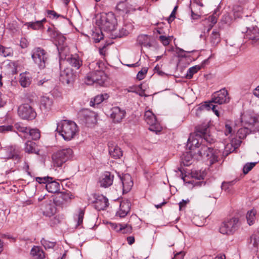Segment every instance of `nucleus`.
Instances as JSON below:
<instances>
[{"label": "nucleus", "instance_id": "obj_52", "mask_svg": "<svg viewBox=\"0 0 259 259\" xmlns=\"http://www.w3.org/2000/svg\"><path fill=\"white\" fill-rule=\"evenodd\" d=\"M147 70V68L145 67L143 68L141 70L139 71L137 75V78L140 80L143 79L146 74Z\"/></svg>", "mask_w": 259, "mask_h": 259}, {"label": "nucleus", "instance_id": "obj_44", "mask_svg": "<svg viewBox=\"0 0 259 259\" xmlns=\"http://www.w3.org/2000/svg\"><path fill=\"white\" fill-rule=\"evenodd\" d=\"M237 147H235L233 146V143H230L227 144L225 147L223 153V155L225 156H227L229 154L233 152Z\"/></svg>", "mask_w": 259, "mask_h": 259}, {"label": "nucleus", "instance_id": "obj_54", "mask_svg": "<svg viewBox=\"0 0 259 259\" xmlns=\"http://www.w3.org/2000/svg\"><path fill=\"white\" fill-rule=\"evenodd\" d=\"M29 45L28 41L25 38H22L20 41V46L22 49L26 48Z\"/></svg>", "mask_w": 259, "mask_h": 259}, {"label": "nucleus", "instance_id": "obj_59", "mask_svg": "<svg viewBox=\"0 0 259 259\" xmlns=\"http://www.w3.org/2000/svg\"><path fill=\"white\" fill-rule=\"evenodd\" d=\"M225 134L226 136L228 135L229 134H231L232 132V127L231 126L228 124H226L225 125Z\"/></svg>", "mask_w": 259, "mask_h": 259}, {"label": "nucleus", "instance_id": "obj_40", "mask_svg": "<svg viewBox=\"0 0 259 259\" xmlns=\"http://www.w3.org/2000/svg\"><path fill=\"white\" fill-rule=\"evenodd\" d=\"M201 69V67L199 65H195L190 68L186 75V77L188 79H191L192 78L193 75Z\"/></svg>", "mask_w": 259, "mask_h": 259}, {"label": "nucleus", "instance_id": "obj_21", "mask_svg": "<svg viewBox=\"0 0 259 259\" xmlns=\"http://www.w3.org/2000/svg\"><path fill=\"white\" fill-rule=\"evenodd\" d=\"M73 74L71 69L66 68L60 72V80L67 84H69L73 80Z\"/></svg>", "mask_w": 259, "mask_h": 259}, {"label": "nucleus", "instance_id": "obj_45", "mask_svg": "<svg viewBox=\"0 0 259 259\" xmlns=\"http://www.w3.org/2000/svg\"><path fill=\"white\" fill-rule=\"evenodd\" d=\"M232 12L234 19L239 18L242 15V8L240 6H235L233 7Z\"/></svg>", "mask_w": 259, "mask_h": 259}, {"label": "nucleus", "instance_id": "obj_62", "mask_svg": "<svg viewBox=\"0 0 259 259\" xmlns=\"http://www.w3.org/2000/svg\"><path fill=\"white\" fill-rule=\"evenodd\" d=\"M48 15L50 17L51 16H53L54 17H58L59 15H58L53 10H48L47 11Z\"/></svg>", "mask_w": 259, "mask_h": 259}, {"label": "nucleus", "instance_id": "obj_30", "mask_svg": "<svg viewBox=\"0 0 259 259\" xmlns=\"http://www.w3.org/2000/svg\"><path fill=\"white\" fill-rule=\"evenodd\" d=\"M30 254L33 259H44L45 257L43 250L38 246H34L31 249Z\"/></svg>", "mask_w": 259, "mask_h": 259}, {"label": "nucleus", "instance_id": "obj_16", "mask_svg": "<svg viewBox=\"0 0 259 259\" xmlns=\"http://www.w3.org/2000/svg\"><path fill=\"white\" fill-rule=\"evenodd\" d=\"M245 36L251 41L252 44L259 41V29L257 27H253L247 29Z\"/></svg>", "mask_w": 259, "mask_h": 259}, {"label": "nucleus", "instance_id": "obj_3", "mask_svg": "<svg viewBox=\"0 0 259 259\" xmlns=\"http://www.w3.org/2000/svg\"><path fill=\"white\" fill-rule=\"evenodd\" d=\"M97 24L100 26V28L110 35L116 28L117 20L113 13H103L97 16Z\"/></svg>", "mask_w": 259, "mask_h": 259}, {"label": "nucleus", "instance_id": "obj_64", "mask_svg": "<svg viewBox=\"0 0 259 259\" xmlns=\"http://www.w3.org/2000/svg\"><path fill=\"white\" fill-rule=\"evenodd\" d=\"M253 95L259 98V85L254 90Z\"/></svg>", "mask_w": 259, "mask_h": 259}, {"label": "nucleus", "instance_id": "obj_26", "mask_svg": "<svg viewBox=\"0 0 259 259\" xmlns=\"http://www.w3.org/2000/svg\"><path fill=\"white\" fill-rule=\"evenodd\" d=\"M221 41V37L219 31L217 30H213L210 34L208 42L212 47H215Z\"/></svg>", "mask_w": 259, "mask_h": 259}, {"label": "nucleus", "instance_id": "obj_1", "mask_svg": "<svg viewBox=\"0 0 259 259\" xmlns=\"http://www.w3.org/2000/svg\"><path fill=\"white\" fill-rule=\"evenodd\" d=\"M208 126L207 124L198 126L196 128L195 134H191L188 140L187 147L191 151H196L199 147V142H206L211 143L214 142V139L209 134Z\"/></svg>", "mask_w": 259, "mask_h": 259}, {"label": "nucleus", "instance_id": "obj_51", "mask_svg": "<svg viewBox=\"0 0 259 259\" xmlns=\"http://www.w3.org/2000/svg\"><path fill=\"white\" fill-rule=\"evenodd\" d=\"M84 211L83 210H79L78 211V213L77 215V225L80 226L82 224L83 219L84 217Z\"/></svg>", "mask_w": 259, "mask_h": 259}, {"label": "nucleus", "instance_id": "obj_20", "mask_svg": "<svg viewBox=\"0 0 259 259\" xmlns=\"http://www.w3.org/2000/svg\"><path fill=\"white\" fill-rule=\"evenodd\" d=\"M41 210L44 215L50 217L55 213L56 208L55 206L54 203L51 200H49L42 205Z\"/></svg>", "mask_w": 259, "mask_h": 259}, {"label": "nucleus", "instance_id": "obj_22", "mask_svg": "<svg viewBox=\"0 0 259 259\" xmlns=\"http://www.w3.org/2000/svg\"><path fill=\"white\" fill-rule=\"evenodd\" d=\"M109 153L114 159L120 158L122 156L120 148L113 143H109Z\"/></svg>", "mask_w": 259, "mask_h": 259}, {"label": "nucleus", "instance_id": "obj_58", "mask_svg": "<svg viewBox=\"0 0 259 259\" xmlns=\"http://www.w3.org/2000/svg\"><path fill=\"white\" fill-rule=\"evenodd\" d=\"M59 197L65 201L70 199L69 195L68 193H61Z\"/></svg>", "mask_w": 259, "mask_h": 259}, {"label": "nucleus", "instance_id": "obj_33", "mask_svg": "<svg viewBox=\"0 0 259 259\" xmlns=\"http://www.w3.org/2000/svg\"><path fill=\"white\" fill-rule=\"evenodd\" d=\"M116 9L118 10L122 11L125 13H130L131 11H135L136 10V9L132 8L131 6H130L126 2H119L116 6Z\"/></svg>", "mask_w": 259, "mask_h": 259}, {"label": "nucleus", "instance_id": "obj_53", "mask_svg": "<svg viewBox=\"0 0 259 259\" xmlns=\"http://www.w3.org/2000/svg\"><path fill=\"white\" fill-rule=\"evenodd\" d=\"M15 126L18 132L26 134L28 133L29 128L21 125L20 124L17 123L15 125Z\"/></svg>", "mask_w": 259, "mask_h": 259}, {"label": "nucleus", "instance_id": "obj_13", "mask_svg": "<svg viewBox=\"0 0 259 259\" xmlns=\"http://www.w3.org/2000/svg\"><path fill=\"white\" fill-rule=\"evenodd\" d=\"M199 147L194 153V156L196 157V159L199 160L201 158H208L211 157L213 156V149L208 147L204 145H200Z\"/></svg>", "mask_w": 259, "mask_h": 259}, {"label": "nucleus", "instance_id": "obj_34", "mask_svg": "<svg viewBox=\"0 0 259 259\" xmlns=\"http://www.w3.org/2000/svg\"><path fill=\"white\" fill-rule=\"evenodd\" d=\"M46 21V19L44 18L40 21L27 22L25 24V25L27 26L28 28H31L33 30H38L43 27V23Z\"/></svg>", "mask_w": 259, "mask_h": 259}, {"label": "nucleus", "instance_id": "obj_57", "mask_svg": "<svg viewBox=\"0 0 259 259\" xmlns=\"http://www.w3.org/2000/svg\"><path fill=\"white\" fill-rule=\"evenodd\" d=\"M232 184V182L227 183L224 182L222 185V189L225 191H227L229 189L230 187L231 186Z\"/></svg>", "mask_w": 259, "mask_h": 259}, {"label": "nucleus", "instance_id": "obj_47", "mask_svg": "<svg viewBox=\"0 0 259 259\" xmlns=\"http://www.w3.org/2000/svg\"><path fill=\"white\" fill-rule=\"evenodd\" d=\"M41 244L44 246L46 249L53 248L55 245V242H51L42 239L41 240Z\"/></svg>", "mask_w": 259, "mask_h": 259}, {"label": "nucleus", "instance_id": "obj_23", "mask_svg": "<svg viewBox=\"0 0 259 259\" xmlns=\"http://www.w3.org/2000/svg\"><path fill=\"white\" fill-rule=\"evenodd\" d=\"M108 205V199L103 195L98 196L94 204L95 208L98 210H104Z\"/></svg>", "mask_w": 259, "mask_h": 259}, {"label": "nucleus", "instance_id": "obj_60", "mask_svg": "<svg viewBox=\"0 0 259 259\" xmlns=\"http://www.w3.org/2000/svg\"><path fill=\"white\" fill-rule=\"evenodd\" d=\"M189 202V199L187 200H183L182 201H181L179 203V207L180 209H182V208L185 207L187 203H188Z\"/></svg>", "mask_w": 259, "mask_h": 259}, {"label": "nucleus", "instance_id": "obj_19", "mask_svg": "<svg viewBox=\"0 0 259 259\" xmlns=\"http://www.w3.org/2000/svg\"><path fill=\"white\" fill-rule=\"evenodd\" d=\"M6 155L5 159H13L15 160H19L20 159V151L15 147L10 146L4 149Z\"/></svg>", "mask_w": 259, "mask_h": 259}, {"label": "nucleus", "instance_id": "obj_42", "mask_svg": "<svg viewBox=\"0 0 259 259\" xmlns=\"http://www.w3.org/2000/svg\"><path fill=\"white\" fill-rule=\"evenodd\" d=\"M249 133L250 130L248 128L241 127L238 130L237 134L239 139H243L245 138Z\"/></svg>", "mask_w": 259, "mask_h": 259}, {"label": "nucleus", "instance_id": "obj_36", "mask_svg": "<svg viewBox=\"0 0 259 259\" xmlns=\"http://www.w3.org/2000/svg\"><path fill=\"white\" fill-rule=\"evenodd\" d=\"M48 31L51 32L50 34L51 37L54 38L56 41H58L59 45L65 41V38L61 34L56 31H53L51 28H49Z\"/></svg>", "mask_w": 259, "mask_h": 259}, {"label": "nucleus", "instance_id": "obj_35", "mask_svg": "<svg viewBox=\"0 0 259 259\" xmlns=\"http://www.w3.org/2000/svg\"><path fill=\"white\" fill-rule=\"evenodd\" d=\"M192 153L194 152L190 150L183 155L182 159L184 165L189 166L191 164L193 158H196L195 156H192Z\"/></svg>", "mask_w": 259, "mask_h": 259}, {"label": "nucleus", "instance_id": "obj_63", "mask_svg": "<svg viewBox=\"0 0 259 259\" xmlns=\"http://www.w3.org/2000/svg\"><path fill=\"white\" fill-rule=\"evenodd\" d=\"M208 21L211 22L212 25L215 24L217 22V18H215V16H213L209 17Z\"/></svg>", "mask_w": 259, "mask_h": 259}, {"label": "nucleus", "instance_id": "obj_15", "mask_svg": "<svg viewBox=\"0 0 259 259\" xmlns=\"http://www.w3.org/2000/svg\"><path fill=\"white\" fill-rule=\"evenodd\" d=\"M125 115V110L118 107H114L110 110V117L114 122L121 121Z\"/></svg>", "mask_w": 259, "mask_h": 259}, {"label": "nucleus", "instance_id": "obj_14", "mask_svg": "<svg viewBox=\"0 0 259 259\" xmlns=\"http://www.w3.org/2000/svg\"><path fill=\"white\" fill-rule=\"evenodd\" d=\"M113 179V175L109 171H105L100 178V185L102 187L107 188L112 185Z\"/></svg>", "mask_w": 259, "mask_h": 259}, {"label": "nucleus", "instance_id": "obj_27", "mask_svg": "<svg viewBox=\"0 0 259 259\" xmlns=\"http://www.w3.org/2000/svg\"><path fill=\"white\" fill-rule=\"evenodd\" d=\"M137 42L141 46L150 48L152 46L151 43V37L148 35L141 34L137 38Z\"/></svg>", "mask_w": 259, "mask_h": 259}, {"label": "nucleus", "instance_id": "obj_24", "mask_svg": "<svg viewBox=\"0 0 259 259\" xmlns=\"http://www.w3.org/2000/svg\"><path fill=\"white\" fill-rule=\"evenodd\" d=\"M53 100L48 97L43 96L40 100V108L43 112H47L50 111L53 106Z\"/></svg>", "mask_w": 259, "mask_h": 259}, {"label": "nucleus", "instance_id": "obj_7", "mask_svg": "<svg viewBox=\"0 0 259 259\" xmlns=\"http://www.w3.org/2000/svg\"><path fill=\"white\" fill-rule=\"evenodd\" d=\"M73 151L70 148L63 149L58 151L52 155L54 166L57 167H61L71 157Z\"/></svg>", "mask_w": 259, "mask_h": 259}, {"label": "nucleus", "instance_id": "obj_48", "mask_svg": "<svg viewBox=\"0 0 259 259\" xmlns=\"http://www.w3.org/2000/svg\"><path fill=\"white\" fill-rule=\"evenodd\" d=\"M256 162L246 163L243 167V172L244 174H247L256 164Z\"/></svg>", "mask_w": 259, "mask_h": 259}, {"label": "nucleus", "instance_id": "obj_4", "mask_svg": "<svg viewBox=\"0 0 259 259\" xmlns=\"http://www.w3.org/2000/svg\"><path fill=\"white\" fill-rule=\"evenodd\" d=\"M57 131L65 140L70 141L74 137L78 128L74 121L63 120L57 124Z\"/></svg>", "mask_w": 259, "mask_h": 259}, {"label": "nucleus", "instance_id": "obj_37", "mask_svg": "<svg viewBox=\"0 0 259 259\" xmlns=\"http://www.w3.org/2000/svg\"><path fill=\"white\" fill-rule=\"evenodd\" d=\"M250 244L252 245L255 251L259 250V234H254L250 236Z\"/></svg>", "mask_w": 259, "mask_h": 259}, {"label": "nucleus", "instance_id": "obj_55", "mask_svg": "<svg viewBox=\"0 0 259 259\" xmlns=\"http://www.w3.org/2000/svg\"><path fill=\"white\" fill-rule=\"evenodd\" d=\"M192 177L196 178L197 180L203 179V177H204L203 175H202L200 173H199L197 171L192 172Z\"/></svg>", "mask_w": 259, "mask_h": 259}, {"label": "nucleus", "instance_id": "obj_5", "mask_svg": "<svg viewBox=\"0 0 259 259\" xmlns=\"http://www.w3.org/2000/svg\"><path fill=\"white\" fill-rule=\"evenodd\" d=\"M229 101L230 97L228 92L225 88H224L212 95L211 101L206 105V108L208 110L211 109L214 114L219 117L220 116L219 112L216 109L218 106L213 105V103L221 105L227 103Z\"/></svg>", "mask_w": 259, "mask_h": 259}, {"label": "nucleus", "instance_id": "obj_50", "mask_svg": "<svg viewBox=\"0 0 259 259\" xmlns=\"http://www.w3.org/2000/svg\"><path fill=\"white\" fill-rule=\"evenodd\" d=\"M159 40L164 46H167L171 40L170 37H167L164 35H160L159 37Z\"/></svg>", "mask_w": 259, "mask_h": 259}, {"label": "nucleus", "instance_id": "obj_8", "mask_svg": "<svg viewBox=\"0 0 259 259\" xmlns=\"http://www.w3.org/2000/svg\"><path fill=\"white\" fill-rule=\"evenodd\" d=\"M240 225L239 220L237 218H232L223 222L219 228L220 232L224 235L233 234Z\"/></svg>", "mask_w": 259, "mask_h": 259}, {"label": "nucleus", "instance_id": "obj_31", "mask_svg": "<svg viewBox=\"0 0 259 259\" xmlns=\"http://www.w3.org/2000/svg\"><path fill=\"white\" fill-rule=\"evenodd\" d=\"M257 211L255 209H252L248 211L246 214V219L247 224L249 226L253 225L256 220Z\"/></svg>", "mask_w": 259, "mask_h": 259}, {"label": "nucleus", "instance_id": "obj_6", "mask_svg": "<svg viewBox=\"0 0 259 259\" xmlns=\"http://www.w3.org/2000/svg\"><path fill=\"white\" fill-rule=\"evenodd\" d=\"M31 58L39 68L44 69L46 67L49 55L44 49L36 47L31 51Z\"/></svg>", "mask_w": 259, "mask_h": 259}, {"label": "nucleus", "instance_id": "obj_38", "mask_svg": "<svg viewBox=\"0 0 259 259\" xmlns=\"http://www.w3.org/2000/svg\"><path fill=\"white\" fill-rule=\"evenodd\" d=\"M36 143L31 141H28L25 143V151L28 153H36Z\"/></svg>", "mask_w": 259, "mask_h": 259}, {"label": "nucleus", "instance_id": "obj_18", "mask_svg": "<svg viewBox=\"0 0 259 259\" xmlns=\"http://www.w3.org/2000/svg\"><path fill=\"white\" fill-rule=\"evenodd\" d=\"M131 202L126 199L123 200L121 201L119 210L116 212V216L120 218L125 217L129 212L131 209Z\"/></svg>", "mask_w": 259, "mask_h": 259}, {"label": "nucleus", "instance_id": "obj_43", "mask_svg": "<svg viewBox=\"0 0 259 259\" xmlns=\"http://www.w3.org/2000/svg\"><path fill=\"white\" fill-rule=\"evenodd\" d=\"M28 133L33 140H37L40 138V135L38 129H29Z\"/></svg>", "mask_w": 259, "mask_h": 259}, {"label": "nucleus", "instance_id": "obj_49", "mask_svg": "<svg viewBox=\"0 0 259 259\" xmlns=\"http://www.w3.org/2000/svg\"><path fill=\"white\" fill-rule=\"evenodd\" d=\"M13 126L11 125H0V133L5 134L8 132L12 131Z\"/></svg>", "mask_w": 259, "mask_h": 259}, {"label": "nucleus", "instance_id": "obj_46", "mask_svg": "<svg viewBox=\"0 0 259 259\" xmlns=\"http://www.w3.org/2000/svg\"><path fill=\"white\" fill-rule=\"evenodd\" d=\"M233 18L230 13L224 14L222 18V21L225 24H230L233 21Z\"/></svg>", "mask_w": 259, "mask_h": 259}, {"label": "nucleus", "instance_id": "obj_25", "mask_svg": "<svg viewBox=\"0 0 259 259\" xmlns=\"http://www.w3.org/2000/svg\"><path fill=\"white\" fill-rule=\"evenodd\" d=\"M32 81V76L29 72L25 71L20 73L19 82L23 88H26L30 85Z\"/></svg>", "mask_w": 259, "mask_h": 259}, {"label": "nucleus", "instance_id": "obj_11", "mask_svg": "<svg viewBox=\"0 0 259 259\" xmlns=\"http://www.w3.org/2000/svg\"><path fill=\"white\" fill-rule=\"evenodd\" d=\"M19 116L24 119L32 120L35 118L36 113L28 104L20 105L18 109Z\"/></svg>", "mask_w": 259, "mask_h": 259}, {"label": "nucleus", "instance_id": "obj_29", "mask_svg": "<svg viewBox=\"0 0 259 259\" xmlns=\"http://www.w3.org/2000/svg\"><path fill=\"white\" fill-rule=\"evenodd\" d=\"M109 97L107 94H102L97 95L91 99L90 103V106L94 107L96 105H99L104 101L108 99Z\"/></svg>", "mask_w": 259, "mask_h": 259}, {"label": "nucleus", "instance_id": "obj_2", "mask_svg": "<svg viewBox=\"0 0 259 259\" xmlns=\"http://www.w3.org/2000/svg\"><path fill=\"white\" fill-rule=\"evenodd\" d=\"M101 64L102 63L99 62H93L89 64V68L93 71L89 73L85 78V83L87 84L92 85L96 83L102 85L104 84L106 76L104 72L100 69Z\"/></svg>", "mask_w": 259, "mask_h": 259}, {"label": "nucleus", "instance_id": "obj_32", "mask_svg": "<svg viewBox=\"0 0 259 259\" xmlns=\"http://www.w3.org/2000/svg\"><path fill=\"white\" fill-rule=\"evenodd\" d=\"M67 61L72 66L78 69L82 65V61L78 56H68L66 58Z\"/></svg>", "mask_w": 259, "mask_h": 259}, {"label": "nucleus", "instance_id": "obj_9", "mask_svg": "<svg viewBox=\"0 0 259 259\" xmlns=\"http://www.w3.org/2000/svg\"><path fill=\"white\" fill-rule=\"evenodd\" d=\"M36 181L40 183L46 184L47 190L50 193H55L60 190V185L55 181H53V178L49 177H36Z\"/></svg>", "mask_w": 259, "mask_h": 259}, {"label": "nucleus", "instance_id": "obj_41", "mask_svg": "<svg viewBox=\"0 0 259 259\" xmlns=\"http://www.w3.org/2000/svg\"><path fill=\"white\" fill-rule=\"evenodd\" d=\"M13 50L11 48H5L0 46V55L4 57L11 56L13 55Z\"/></svg>", "mask_w": 259, "mask_h": 259}, {"label": "nucleus", "instance_id": "obj_28", "mask_svg": "<svg viewBox=\"0 0 259 259\" xmlns=\"http://www.w3.org/2000/svg\"><path fill=\"white\" fill-rule=\"evenodd\" d=\"M112 227L117 232H121L123 234L131 233L132 230L131 226L127 224H113Z\"/></svg>", "mask_w": 259, "mask_h": 259}, {"label": "nucleus", "instance_id": "obj_10", "mask_svg": "<svg viewBox=\"0 0 259 259\" xmlns=\"http://www.w3.org/2000/svg\"><path fill=\"white\" fill-rule=\"evenodd\" d=\"M144 119L148 124L149 125V130L156 133L161 131L162 127L158 122L155 115L150 110L145 111Z\"/></svg>", "mask_w": 259, "mask_h": 259}, {"label": "nucleus", "instance_id": "obj_12", "mask_svg": "<svg viewBox=\"0 0 259 259\" xmlns=\"http://www.w3.org/2000/svg\"><path fill=\"white\" fill-rule=\"evenodd\" d=\"M133 28L134 26L131 23H125L118 31H116L115 29L109 36L112 39L126 36L132 32Z\"/></svg>", "mask_w": 259, "mask_h": 259}, {"label": "nucleus", "instance_id": "obj_17", "mask_svg": "<svg viewBox=\"0 0 259 259\" xmlns=\"http://www.w3.org/2000/svg\"><path fill=\"white\" fill-rule=\"evenodd\" d=\"M122 184L123 193L128 192L133 186V182L131 176L129 174H125L120 177Z\"/></svg>", "mask_w": 259, "mask_h": 259}, {"label": "nucleus", "instance_id": "obj_56", "mask_svg": "<svg viewBox=\"0 0 259 259\" xmlns=\"http://www.w3.org/2000/svg\"><path fill=\"white\" fill-rule=\"evenodd\" d=\"M177 9H178V6H175L168 18V20L169 22L170 21H172L174 20V19L175 18L176 12Z\"/></svg>", "mask_w": 259, "mask_h": 259}, {"label": "nucleus", "instance_id": "obj_39", "mask_svg": "<svg viewBox=\"0 0 259 259\" xmlns=\"http://www.w3.org/2000/svg\"><path fill=\"white\" fill-rule=\"evenodd\" d=\"M102 29H97L93 32L92 36L94 41L97 43L99 42L104 37V34L102 32Z\"/></svg>", "mask_w": 259, "mask_h": 259}, {"label": "nucleus", "instance_id": "obj_61", "mask_svg": "<svg viewBox=\"0 0 259 259\" xmlns=\"http://www.w3.org/2000/svg\"><path fill=\"white\" fill-rule=\"evenodd\" d=\"M184 255H185V253L183 252L180 251L178 253H177L172 259H178V257H180V259H183Z\"/></svg>", "mask_w": 259, "mask_h": 259}]
</instances>
